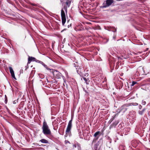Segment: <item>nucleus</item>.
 I'll list each match as a JSON object with an SVG mask.
<instances>
[{
    "label": "nucleus",
    "mask_w": 150,
    "mask_h": 150,
    "mask_svg": "<svg viewBox=\"0 0 150 150\" xmlns=\"http://www.w3.org/2000/svg\"><path fill=\"white\" fill-rule=\"evenodd\" d=\"M88 75V73H86L85 74V76H87Z\"/></svg>",
    "instance_id": "20"
},
{
    "label": "nucleus",
    "mask_w": 150,
    "mask_h": 150,
    "mask_svg": "<svg viewBox=\"0 0 150 150\" xmlns=\"http://www.w3.org/2000/svg\"><path fill=\"white\" fill-rule=\"evenodd\" d=\"M56 73L57 74H55V75L57 76V78H60L61 76V74L59 72L57 71Z\"/></svg>",
    "instance_id": "10"
},
{
    "label": "nucleus",
    "mask_w": 150,
    "mask_h": 150,
    "mask_svg": "<svg viewBox=\"0 0 150 150\" xmlns=\"http://www.w3.org/2000/svg\"><path fill=\"white\" fill-rule=\"evenodd\" d=\"M43 66L47 70H50L51 69L50 68H49L45 64L43 65Z\"/></svg>",
    "instance_id": "14"
},
{
    "label": "nucleus",
    "mask_w": 150,
    "mask_h": 150,
    "mask_svg": "<svg viewBox=\"0 0 150 150\" xmlns=\"http://www.w3.org/2000/svg\"><path fill=\"white\" fill-rule=\"evenodd\" d=\"M61 16L62 17V24L63 25H64L66 21V18L64 11L63 10V9H62L61 10Z\"/></svg>",
    "instance_id": "4"
},
{
    "label": "nucleus",
    "mask_w": 150,
    "mask_h": 150,
    "mask_svg": "<svg viewBox=\"0 0 150 150\" xmlns=\"http://www.w3.org/2000/svg\"><path fill=\"white\" fill-rule=\"evenodd\" d=\"M28 60V64H30L31 61H35L36 62V61L38 60L35 57L30 56H29Z\"/></svg>",
    "instance_id": "6"
},
{
    "label": "nucleus",
    "mask_w": 150,
    "mask_h": 150,
    "mask_svg": "<svg viewBox=\"0 0 150 150\" xmlns=\"http://www.w3.org/2000/svg\"><path fill=\"white\" fill-rule=\"evenodd\" d=\"M146 110L145 108H144L142 111L139 110L138 111V113L140 115H142L144 113V112Z\"/></svg>",
    "instance_id": "11"
},
{
    "label": "nucleus",
    "mask_w": 150,
    "mask_h": 150,
    "mask_svg": "<svg viewBox=\"0 0 150 150\" xmlns=\"http://www.w3.org/2000/svg\"><path fill=\"white\" fill-rule=\"evenodd\" d=\"M100 133L99 131H98L96 132L94 134V136L95 137H96Z\"/></svg>",
    "instance_id": "12"
},
{
    "label": "nucleus",
    "mask_w": 150,
    "mask_h": 150,
    "mask_svg": "<svg viewBox=\"0 0 150 150\" xmlns=\"http://www.w3.org/2000/svg\"><path fill=\"white\" fill-rule=\"evenodd\" d=\"M116 31V30H115V31H114V32H115Z\"/></svg>",
    "instance_id": "25"
},
{
    "label": "nucleus",
    "mask_w": 150,
    "mask_h": 150,
    "mask_svg": "<svg viewBox=\"0 0 150 150\" xmlns=\"http://www.w3.org/2000/svg\"><path fill=\"white\" fill-rule=\"evenodd\" d=\"M83 79L84 80L86 84H89V83L90 82V81L88 79L84 77H83Z\"/></svg>",
    "instance_id": "8"
},
{
    "label": "nucleus",
    "mask_w": 150,
    "mask_h": 150,
    "mask_svg": "<svg viewBox=\"0 0 150 150\" xmlns=\"http://www.w3.org/2000/svg\"><path fill=\"white\" fill-rule=\"evenodd\" d=\"M71 3V1L69 0H68L67 1L66 4L69 6H70Z\"/></svg>",
    "instance_id": "13"
},
{
    "label": "nucleus",
    "mask_w": 150,
    "mask_h": 150,
    "mask_svg": "<svg viewBox=\"0 0 150 150\" xmlns=\"http://www.w3.org/2000/svg\"><path fill=\"white\" fill-rule=\"evenodd\" d=\"M80 138H82L81 137H80Z\"/></svg>",
    "instance_id": "26"
},
{
    "label": "nucleus",
    "mask_w": 150,
    "mask_h": 150,
    "mask_svg": "<svg viewBox=\"0 0 150 150\" xmlns=\"http://www.w3.org/2000/svg\"><path fill=\"white\" fill-rule=\"evenodd\" d=\"M40 142H41L42 143L47 144L48 143V142L47 140H46L45 139H41L40 141Z\"/></svg>",
    "instance_id": "9"
},
{
    "label": "nucleus",
    "mask_w": 150,
    "mask_h": 150,
    "mask_svg": "<svg viewBox=\"0 0 150 150\" xmlns=\"http://www.w3.org/2000/svg\"><path fill=\"white\" fill-rule=\"evenodd\" d=\"M95 150H97V149H95Z\"/></svg>",
    "instance_id": "27"
},
{
    "label": "nucleus",
    "mask_w": 150,
    "mask_h": 150,
    "mask_svg": "<svg viewBox=\"0 0 150 150\" xmlns=\"http://www.w3.org/2000/svg\"><path fill=\"white\" fill-rule=\"evenodd\" d=\"M142 103L143 105H145L146 104V102L145 101H143L142 102Z\"/></svg>",
    "instance_id": "19"
},
{
    "label": "nucleus",
    "mask_w": 150,
    "mask_h": 150,
    "mask_svg": "<svg viewBox=\"0 0 150 150\" xmlns=\"http://www.w3.org/2000/svg\"><path fill=\"white\" fill-rule=\"evenodd\" d=\"M36 62L40 63V64H42V65L44 64V63L43 62L38 60L36 61Z\"/></svg>",
    "instance_id": "15"
},
{
    "label": "nucleus",
    "mask_w": 150,
    "mask_h": 150,
    "mask_svg": "<svg viewBox=\"0 0 150 150\" xmlns=\"http://www.w3.org/2000/svg\"><path fill=\"white\" fill-rule=\"evenodd\" d=\"M81 134V133H80V132H79V135H80V134Z\"/></svg>",
    "instance_id": "22"
},
{
    "label": "nucleus",
    "mask_w": 150,
    "mask_h": 150,
    "mask_svg": "<svg viewBox=\"0 0 150 150\" xmlns=\"http://www.w3.org/2000/svg\"><path fill=\"white\" fill-rule=\"evenodd\" d=\"M9 69L10 72L11 73L12 77L13 78L15 79H16V78L15 76L14 72L12 68L11 67H9Z\"/></svg>",
    "instance_id": "7"
},
{
    "label": "nucleus",
    "mask_w": 150,
    "mask_h": 150,
    "mask_svg": "<svg viewBox=\"0 0 150 150\" xmlns=\"http://www.w3.org/2000/svg\"><path fill=\"white\" fill-rule=\"evenodd\" d=\"M67 9H66L65 10V11H66V12H67Z\"/></svg>",
    "instance_id": "24"
},
{
    "label": "nucleus",
    "mask_w": 150,
    "mask_h": 150,
    "mask_svg": "<svg viewBox=\"0 0 150 150\" xmlns=\"http://www.w3.org/2000/svg\"><path fill=\"white\" fill-rule=\"evenodd\" d=\"M73 146H74V147H75V148H76V145H73Z\"/></svg>",
    "instance_id": "21"
},
{
    "label": "nucleus",
    "mask_w": 150,
    "mask_h": 150,
    "mask_svg": "<svg viewBox=\"0 0 150 150\" xmlns=\"http://www.w3.org/2000/svg\"><path fill=\"white\" fill-rule=\"evenodd\" d=\"M129 105H123L120 108V111H122L123 112H125L127 110V107L129 106Z\"/></svg>",
    "instance_id": "5"
},
{
    "label": "nucleus",
    "mask_w": 150,
    "mask_h": 150,
    "mask_svg": "<svg viewBox=\"0 0 150 150\" xmlns=\"http://www.w3.org/2000/svg\"><path fill=\"white\" fill-rule=\"evenodd\" d=\"M65 144H67V143H69V141H68V140H65Z\"/></svg>",
    "instance_id": "17"
},
{
    "label": "nucleus",
    "mask_w": 150,
    "mask_h": 150,
    "mask_svg": "<svg viewBox=\"0 0 150 150\" xmlns=\"http://www.w3.org/2000/svg\"><path fill=\"white\" fill-rule=\"evenodd\" d=\"M42 132L45 135H50L51 132L47 122L45 121H44L43 122L42 127Z\"/></svg>",
    "instance_id": "1"
},
{
    "label": "nucleus",
    "mask_w": 150,
    "mask_h": 150,
    "mask_svg": "<svg viewBox=\"0 0 150 150\" xmlns=\"http://www.w3.org/2000/svg\"><path fill=\"white\" fill-rule=\"evenodd\" d=\"M137 83V82H134V81H133L132 82V86H134L135 84Z\"/></svg>",
    "instance_id": "16"
},
{
    "label": "nucleus",
    "mask_w": 150,
    "mask_h": 150,
    "mask_svg": "<svg viewBox=\"0 0 150 150\" xmlns=\"http://www.w3.org/2000/svg\"><path fill=\"white\" fill-rule=\"evenodd\" d=\"M136 105H138V104L137 103H136Z\"/></svg>",
    "instance_id": "23"
},
{
    "label": "nucleus",
    "mask_w": 150,
    "mask_h": 150,
    "mask_svg": "<svg viewBox=\"0 0 150 150\" xmlns=\"http://www.w3.org/2000/svg\"><path fill=\"white\" fill-rule=\"evenodd\" d=\"M113 2V0H106L103 2L101 7L102 8H107L111 5Z\"/></svg>",
    "instance_id": "3"
},
{
    "label": "nucleus",
    "mask_w": 150,
    "mask_h": 150,
    "mask_svg": "<svg viewBox=\"0 0 150 150\" xmlns=\"http://www.w3.org/2000/svg\"><path fill=\"white\" fill-rule=\"evenodd\" d=\"M72 119L69 121L68 123V125L66 130V134L65 135V137H67L68 134L70 136V134L71 133V130L72 126Z\"/></svg>",
    "instance_id": "2"
},
{
    "label": "nucleus",
    "mask_w": 150,
    "mask_h": 150,
    "mask_svg": "<svg viewBox=\"0 0 150 150\" xmlns=\"http://www.w3.org/2000/svg\"><path fill=\"white\" fill-rule=\"evenodd\" d=\"M142 108V106L141 105H140L139 106V109H141Z\"/></svg>",
    "instance_id": "18"
}]
</instances>
